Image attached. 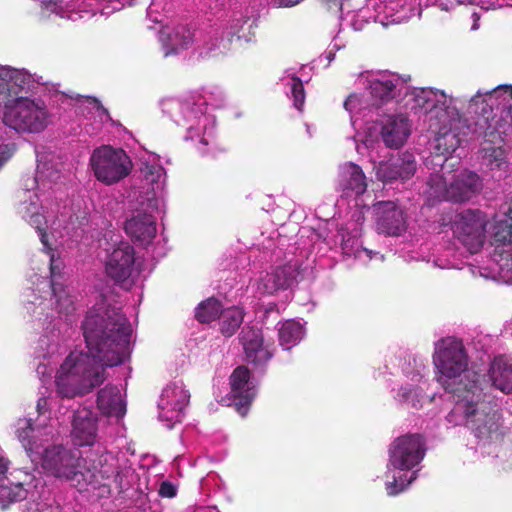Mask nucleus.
Instances as JSON below:
<instances>
[{
  "label": "nucleus",
  "instance_id": "20e7f679",
  "mask_svg": "<svg viewBox=\"0 0 512 512\" xmlns=\"http://www.w3.org/2000/svg\"><path fill=\"white\" fill-rule=\"evenodd\" d=\"M56 400L42 396L38 399L37 418L20 419L17 423V437L22 443L27 456L45 473L69 483L78 491L96 489L101 480L114 478L123 488V476L118 471V459L100 446L83 458L78 450L63 445H49L59 434V421L52 416Z\"/></svg>",
  "mask_w": 512,
  "mask_h": 512
},
{
  "label": "nucleus",
  "instance_id": "bb28decb",
  "mask_svg": "<svg viewBox=\"0 0 512 512\" xmlns=\"http://www.w3.org/2000/svg\"><path fill=\"white\" fill-rule=\"evenodd\" d=\"M374 170L379 181L385 183L398 179L404 181L414 175L416 161L413 154L405 152L375 164Z\"/></svg>",
  "mask_w": 512,
  "mask_h": 512
},
{
  "label": "nucleus",
  "instance_id": "7ed1b4c3",
  "mask_svg": "<svg viewBox=\"0 0 512 512\" xmlns=\"http://www.w3.org/2000/svg\"><path fill=\"white\" fill-rule=\"evenodd\" d=\"M82 330L87 351H71L55 376L62 398L91 392L106 380L108 367L121 364L130 355L132 327L120 308L101 300L88 310Z\"/></svg>",
  "mask_w": 512,
  "mask_h": 512
},
{
  "label": "nucleus",
  "instance_id": "c03bdc74",
  "mask_svg": "<svg viewBox=\"0 0 512 512\" xmlns=\"http://www.w3.org/2000/svg\"><path fill=\"white\" fill-rule=\"evenodd\" d=\"M1 497L6 499L8 502H18L26 499L27 490L21 483L12 484L7 487H2L1 489Z\"/></svg>",
  "mask_w": 512,
  "mask_h": 512
},
{
  "label": "nucleus",
  "instance_id": "09e8293b",
  "mask_svg": "<svg viewBox=\"0 0 512 512\" xmlns=\"http://www.w3.org/2000/svg\"><path fill=\"white\" fill-rule=\"evenodd\" d=\"M194 512H219V510L215 506H198Z\"/></svg>",
  "mask_w": 512,
  "mask_h": 512
},
{
  "label": "nucleus",
  "instance_id": "0eeeda50",
  "mask_svg": "<svg viewBox=\"0 0 512 512\" xmlns=\"http://www.w3.org/2000/svg\"><path fill=\"white\" fill-rule=\"evenodd\" d=\"M161 109L176 125L185 129V141L194 143L202 155H215L216 120L209 113L206 99L197 94L181 98H167Z\"/></svg>",
  "mask_w": 512,
  "mask_h": 512
},
{
  "label": "nucleus",
  "instance_id": "9d476101",
  "mask_svg": "<svg viewBox=\"0 0 512 512\" xmlns=\"http://www.w3.org/2000/svg\"><path fill=\"white\" fill-rule=\"evenodd\" d=\"M364 84L369 91L370 99L363 95L350 94L344 102V108L350 115L351 125L357 127L360 117L363 119L370 114L380 116L384 110H392L401 98L405 100V90H408V80L390 71L368 72L362 75Z\"/></svg>",
  "mask_w": 512,
  "mask_h": 512
},
{
  "label": "nucleus",
  "instance_id": "a18cd8bd",
  "mask_svg": "<svg viewBox=\"0 0 512 512\" xmlns=\"http://www.w3.org/2000/svg\"><path fill=\"white\" fill-rule=\"evenodd\" d=\"M176 493H177V488L173 483H171L169 481H163L161 483L160 488H159V494L162 497L172 498L176 495Z\"/></svg>",
  "mask_w": 512,
  "mask_h": 512
},
{
  "label": "nucleus",
  "instance_id": "1a4fd4ad",
  "mask_svg": "<svg viewBox=\"0 0 512 512\" xmlns=\"http://www.w3.org/2000/svg\"><path fill=\"white\" fill-rule=\"evenodd\" d=\"M0 107L3 126L0 127V168L12 157L16 150L13 142L4 137L7 129L17 134H39L52 122V114L45 102L38 98H9L0 92Z\"/></svg>",
  "mask_w": 512,
  "mask_h": 512
},
{
  "label": "nucleus",
  "instance_id": "393cba45",
  "mask_svg": "<svg viewBox=\"0 0 512 512\" xmlns=\"http://www.w3.org/2000/svg\"><path fill=\"white\" fill-rule=\"evenodd\" d=\"M376 231L386 236H400L407 229V215L395 201H378L372 205Z\"/></svg>",
  "mask_w": 512,
  "mask_h": 512
},
{
  "label": "nucleus",
  "instance_id": "f3484780",
  "mask_svg": "<svg viewBox=\"0 0 512 512\" xmlns=\"http://www.w3.org/2000/svg\"><path fill=\"white\" fill-rule=\"evenodd\" d=\"M90 166L95 178L105 184H117L132 170V161L121 148L103 145L96 148L90 157Z\"/></svg>",
  "mask_w": 512,
  "mask_h": 512
},
{
  "label": "nucleus",
  "instance_id": "e433bc0d",
  "mask_svg": "<svg viewBox=\"0 0 512 512\" xmlns=\"http://www.w3.org/2000/svg\"><path fill=\"white\" fill-rule=\"evenodd\" d=\"M280 83L286 95L292 99L293 106L301 112L305 103V91L301 78L296 75L294 69L290 68L284 72Z\"/></svg>",
  "mask_w": 512,
  "mask_h": 512
},
{
  "label": "nucleus",
  "instance_id": "f704fd0d",
  "mask_svg": "<svg viewBox=\"0 0 512 512\" xmlns=\"http://www.w3.org/2000/svg\"><path fill=\"white\" fill-rule=\"evenodd\" d=\"M488 375L493 387L505 394H512V357L495 356L490 363Z\"/></svg>",
  "mask_w": 512,
  "mask_h": 512
},
{
  "label": "nucleus",
  "instance_id": "a19ab883",
  "mask_svg": "<svg viewBox=\"0 0 512 512\" xmlns=\"http://www.w3.org/2000/svg\"><path fill=\"white\" fill-rule=\"evenodd\" d=\"M432 5H439L442 10L449 11L458 5H478L483 10H495L504 6L498 0H429Z\"/></svg>",
  "mask_w": 512,
  "mask_h": 512
},
{
  "label": "nucleus",
  "instance_id": "ea45409f",
  "mask_svg": "<svg viewBox=\"0 0 512 512\" xmlns=\"http://www.w3.org/2000/svg\"><path fill=\"white\" fill-rule=\"evenodd\" d=\"M243 311L239 307L224 309L221 313L220 331L226 336H232L243 322Z\"/></svg>",
  "mask_w": 512,
  "mask_h": 512
},
{
  "label": "nucleus",
  "instance_id": "39448f33",
  "mask_svg": "<svg viewBox=\"0 0 512 512\" xmlns=\"http://www.w3.org/2000/svg\"><path fill=\"white\" fill-rule=\"evenodd\" d=\"M166 171L157 155H149L142 162L141 185L134 192L137 207L132 212L124 229L128 236L145 248L156 236V218L165 209Z\"/></svg>",
  "mask_w": 512,
  "mask_h": 512
},
{
  "label": "nucleus",
  "instance_id": "603ef678",
  "mask_svg": "<svg viewBox=\"0 0 512 512\" xmlns=\"http://www.w3.org/2000/svg\"><path fill=\"white\" fill-rule=\"evenodd\" d=\"M504 334L512 337V319L504 326Z\"/></svg>",
  "mask_w": 512,
  "mask_h": 512
},
{
  "label": "nucleus",
  "instance_id": "f03ea898",
  "mask_svg": "<svg viewBox=\"0 0 512 512\" xmlns=\"http://www.w3.org/2000/svg\"><path fill=\"white\" fill-rule=\"evenodd\" d=\"M435 378L450 395L451 408L444 417L447 428L466 427L474 437L471 449L480 456L495 453L503 434L502 413L497 401L484 391L469 369L463 341L447 336L434 343Z\"/></svg>",
  "mask_w": 512,
  "mask_h": 512
},
{
  "label": "nucleus",
  "instance_id": "f257e3e1",
  "mask_svg": "<svg viewBox=\"0 0 512 512\" xmlns=\"http://www.w3.org/2000/svg\"><path fill=\"white\" fill-rule=\"evenodd\" d=\"M37 168L33 177L23 180L18 213L36 229L43 249L49 256L50 278H43L35 287L23 290L21 303L31 321L57 320L65 331L75 322L78 294L65 272V263L58 247L65 245L68 227L63 226V214L56 216L51 193L60 172L52 163L53 156L36 150Z\"/></svg>",
  "mask_w": 512,
  "mask_h": 512
},
{
  "label": "nucleus",
  "instance_id": "8fccbe9b",
  "mask_svg": "<svg viewBox=\"0 0 512 512\" xmlns=\"http://www.w3.org/2000/svg\"><path fill=\"white\" fill-rule=\"evenodd\" d=\"M8 468L7 460L0 454V475L4 474Z\"/></svg>",
  "mask_w": 512,
  "mask_h": 512
},
{
  "label": "nucleus",
  "instance_id": "7c9ffc66",
  "mask_svg": "<svg viewBox=\"0 0 512 512\" xmlns=\"http://www.w3.org/2000/svg\"><path fill=\"white\" fill-rule=\"evenodd\" d=\"M96 416L92 410L83 407L74 413L72 437L75 445L92 446L97 439Z\"/></svg>",
  "mask_w": 512,
  "mask_h": 512
},
{
  "label": "nucleus",
  "instance_id": "f8f14e48",
  "mask_svg": "<svg viewBox=\"0 0 512 512\" xmlns=\"http://www.w3.org/2000/svg\"><path fill=\"white\" fill-rule=\"evenodd\" d=\"M384 110L380 116L370 114L364 119L360 117L352 139L356 150L364 155L380 144V139L389 148L398 149L405 144L412 130L409 118L404 114H388Z\"/></svg>",
  "mask_w": 512,
  "mask_h": 512
},
{
  "label": "nucleus",
  "instance_id": "cd10ccee",
  "mask_svg": "<svg viewBox=\"0 0 512 512\" xmlns=\"http://www.w3.org/2000/svg\"><path fill=\"white\" fill-rule=\"evenodd\" d=\"M231 394L236 410L242 416L256 397V385L250 378V371L245 366L237 367L230 376Z\"/></svg>",
  "mask_w": 512,
  "mask_h": 512
},
{
  "label": "nucleus",
  "instance_id": "2eb2a0df",
  "mask_svg": "<svg viewBox=\"0 0 512 512\" xmlns=\"http://www.w3.org/2000/svg\"><path fill=\"white\" fill-rule=\"evenodd\" d=\"M404 105L416 114H423V122L427 126L437 125L439 121H448L449 117L459 113L452 96L432 87L409 86L408 90H405Z\"/></svg>",
  "mask_w": 512,
  "mask_h": 512
},
{
  "label": "nucleus",
  "instance_id": "c756f323",
  "mask_svg": "<svg viewBox=\"0 0 512 512\" xmlns=\"http://www.w3.org/2000/svg\"><path fill=\"white\" fill-rule=\"evenodd\" d=\"M298 269L295 264H285L273 268L257 283V290L263 295H273L280 290H286L295 281Z\"/></svg>",
  "mask_w": 512,
  "mask_h": 512
},
{
  "label": "nucleus",
  "instance_id": "4c0bfd02",
  "mask_svg": "<svg viewBox=\"0 0 512 512\" xmlns=\"http://www.w3.org/2000/svg\"><path fill=\"white\" fill-rule=\"evenodd\" d=\"M483 163L491 170L499 172V177H505L510 171L507 152L502 147L484 148Z\"/></svg>",
  "mask_w": 512,
  "mask_h": 512
},
{
  "label": "nucleus",
  "instance_id": "dca6fc26",
  "mask_svg": "<svg viewBox=\"0 0 512 512\" xmlns=\"http://www.w3.org/2000/svg\"><path fill=\"white\" fill-rule=\"evenodd\" d=\"M427 373L428 369L423 359L414 357L412 362L409 361L403 369V382L398 389L392 390L394 400L415 410L422 409L429 400H435L436 394L430 398L427 395L429 388Z\"/></svg>",
  "mask_w": 512,
  "mask_h": 512
},
{
  "label": "nucleus",
  "instance_id": "6e6d98bb",
  "mask_svg": "<svg viewBox=\"0 0 512 512\" xmlns=\"http://www.w3.org/2000/svg\"><path fill=\"white\" fill-rule=\"evenodd\" d=\"M506 5H507V6H510V7H512V2H511V3H508V4H506Z\"/></svg>",
  "mask_w": 512,
  "mask_h": 512
},
{
  "label": "nucleus",
  "instance_id": "ddd939ff",
  "mask_svg": "<svg viewBox=\"0 0 512 512\" xmlns=\"http://www.w3.org/2000/svg\"><path fill=\"white\" fill-rule=\"evenodd\" d=\"M425 454V440L419 434L403 435L391 443L386 471L388 495L399 494L416 480Z\"/></svg>",
  "mask_w": 512,
  "mask_h": 512
},
{
  "label": "nucleus",
  "instance_id": "6e6552de",
  "mask_svg": "<svg viewBox=\"0 0 512 512\" xmlns=\"http://www.w3.org/2000/svg\"><path fill=\"white\" fill-rule=\"evenodd\" d=\"M473 122L466 125L467 132H474L486 142L502 140L512 125V85L503 84L491 90L479 89L468 102Z\"/></svg>",
  "mask_w": 512,
  "mask_h": 512
},
{
  "label": "nucleus",
  "instance_id": "b1692460",
  "mask_svg": "<svg viewBox=\"0 0 512 512\" xmlns=\"http://www.w3.org/2000/svg\"><path fill=\"white\" fill-rule=\"evenodd\" d=\"M420 2L417 0H368V8L374 9V19L382 26L408 21L420 15Z\"/></svg>",
  "mask_w": 512,
  "mask_h": 512
},
{
  "label": "nucleus",
  "instance_id": "4468645a",
  "mask_svg": "<svg viewBox=\"0 0 512 512\" xmlns=\"http://www.w3.org/2000/svg\"><path fill=\"white\" fill-rule=\"evenodd\" d=\"M482 188L479 175L470 170H463L451 176L431 174L427 182V199L431 205L434 201H450L462 203L476 196Z\"/></svg>",
  "mask_w": 512,
  "mask_h": 512
},
{
  "label": "nucleus",
  "instance_id": "473e14b6",
  "mask_svg": "<svg viewBox=\"0 0 512 512\" xmlns=\"http://www.w3.org/2000/svg\"><path fill=\"white\" fill-rule=\"evenodd\" d=\"M363 221L364 217L362 215V211H360L356 218L353 233L342 234L341 248L343 254L346 256H353L355 259L365 264L370 262L372 259H378L382 262L384 261V256L382 254L377 251L362 247L361 241L359 239L360 229L358 226H360Z\"/></svg>",
  "mask_w": 512,
  "mask_h": 512
},
{
  "label": "nucleus",
  "instance_id": "de8ad7c7",
  "mask_svg": "<svg viewBox=\"0 0 512 512\" xmlns=\"http://www.w3.org/2000/svg\"><path fill=\"white\" fill-rule=\"evenodd\" d=\"M345 46L344 43H342L340 35L338 34L331 42L330 49L327 52V58L329 61H332L334 58V50H339Z\"/></svg>",
  "mask_w": 512,
  "mask_h": 512
},
{
  "label": "nucleus",
  "instance_id": "aec40b11",
  "mask_svg": "<svg viewBox=\"0 0 512 512\" xmlns=\"http://www.w3.org/2000/svg\"><path fill=\"white\" fill-rule=\"evenodd\" d=\"M42 9L71 21L90 19L97 12L108 16L121 9L118 0H40Z\"/></svg>",
  "mask_w": 512,
  "mask_h": 512
},
{
  "label": "nucleus",
  "instance_id": "6ab92c4d",
  "mask_svg": "<svg viewBox=\"0 0 512 512\" xmlns=\"http://www.w3.org/2000/svg\"><path fill=\"white\" fill-rule=\"evenodd\" d=\"M437 125L430 124L427 126L428 131L434 135L432 148L437 157H443L439 165L443 166L455 150L460 146L462 137L473 136L476 138H483V136L469 132L466 125L473 122V116L470 118H461L460 114L452 115L448 121H439Z\"/></svg>",
  "mask_w": 512,
  "mask_h": 512
},
{
  "label": "nucleus",
  "instance_id": "412c9836",
  "mask_svg": "<svg viewBox=\"0 0 512 512\" xmlns=\"http://www.w3.org/2000/svg\"><path fill=\"white\" fill-rule=\"evenodd\" d=\"M44 330V334L39 338L35 351V357L39 359L36 366V373L41 378H51L54 371L51 359L54 354L61 349V343H64L73 332V324L71 323L67 332L63 325L58 324L57 320L50 323L49 321H35Z\"/></svg>",
  "mask_w": 512,
  "mask_h": 512
},
{
  "label": "nucleus",
  "instance_id": "72a5a7b5",
  "mask_svg": "<svg viewBox=\"0 0 512 512\" xmlns=\"http://www.w3.org/2000/svg\"><path fill=\"white\" fill-rule=\"evenodd\" d=\"M97 407L101 414L122 418L126 413V401L116 385H106L97 394Z\"/></svg>",
  "mask_w": 512,
  "mask_h": 512
},
{
  "label": "nucleus",
  "instance_id": "a878e982",
  "mask_svg": "<svg viewBox=\"0 0 512 512\" xmlns=\"http://www.w3.org/2000/svg\"><path fill=\"white\" fill-rule=\"evenodd\" d=\"M368 187L363 169L354 162H345L338 167L336 189L346 198L356 201L364 195Z\"/></svg>",
  "mask_w": 512,
  "mask_h": 512
},
{
  "label": "nucleus",
  "instance_id": "5701e85b",
  "mask_svg": "<svg viewBox=\"0 0 512 512\" xmlns=\"http://www.w3.org/2000/svg\"><path fill=\"white\" fill-rule=\"evenodd\" d=\"M189 399L190 394L181 381H174L163 389L158 402V418L165 427L171 429L182 420Z\"/></svg>",
  "mask_w": 512,
  "mask_h": 512
},
{
  "label": "nucleus",
  "instance_id": "3c124183",
  "mask_svg": "<svg viewBox=\"0 0 512 512\" xmlns=\"http://www.w3.org/2000/svg\"><path fill=\"white\" fill-rule=\"evenodd\" d=\"M472 19H473V24L471 26V30L475 31L479 28V19H480V16L477 14V13H473L472 14Z\"/></svg>",
  "mask_w": 512,
  "mask_h": 512
},
{
  "label": "nucleus",
  "instance_id": "58836bf2",
  "mask_svg": "<svg viewBox=\"0 0 512 512\" xmlns=\"http://www.w3.org/2000/svg\"><path fill=\"white\" fill-rule=\"evenodd\" d=\"M304 335V328L300 322L285 321L279 328V343L283 349L289 350L297 345Z\"/></svg>",
  "mask_w": 512,
  "mask_h": 512
},
{
  "label": "nucleus",
  "instance_id": "49530a36",
  "mask_svg": "<svg viewBox=\"0 0 512 512\" xmlns=\"http://www.w3.org/2000/svg\"><path fill=\"white\" fill-rule=\"evenodd\" d=\"M25 512H58V507H53L45 503L31 504Z\"/></svg>",
  "mask_w": 512,
  "mask_h": 512
},
{
  "label": "nucleus",
  "instance_id": "a211bd4d",
  "mask_svg": "<svg viewBox=\"0 0 512 512\" xmlns=\"http://www.w3.org/2000/svg\"><path fill=\"white\" fill-rule=\"evenodd\" d=\"M490 218L479 209H465L456 214L452 222L454 238L471 255L478 253L487 238V226Z\"/></svg>",
  "mask_w": 512,
  "mask_h": 512
},
{
  "label": "nucleus",
  "instance_id": "2f4dec72",
  "mask_svg": "<svg viewBox=\"0 0 512 512\" xmlns=\"http://www.w3.org/2000/svg\"><path fill=\"white\" fill-rule=\"evenodd\" d=\"M69 98L74 103L76 113L81 114L87 120H93L92 129L86 128L87 133H97L101 126L110 120L108 111L96 98L81 95H69Z\"/></svg>",
  "mask_w": 512,
  "mask_h": 512
},
{
  "label": "nucleus",
  "instance_id": "37998d69",
  "mask_svg": "<svg viewBox=\"0 0 512 512\" xmlns=\"http://www.w3.org/2000/svg\"><path fill=\"white\" fill-rule=\"evenodd\" d=\"M374 13V9H369L367 3L365 7L360 8L356 12H347L343 20L348 21L354 31H360L370 20L379 23L374 19Z\"/></svg>",
  "mask_w": 512,
  "mask_h": 512
},
{
  "label": "nucleus",
  "instance_id": "864d4df0",
  "mask_svg": "<svg viewBox=\"0 0 512 512\" xmlns=\"http://www.w3.org/2000/svg\"><path fill=\"white\" fill-rule=\"evenodd\" d=\"M274 309H277V305L275 303H268L265 311L268 313L273 311Z\"/></svg>",
  "mask_w": 512,
  "mask_h": 512
},
{
  "label": "nucleus",
  "instance_id": "c85d7f7f",
  "mask_svg": "<svg viewBox=\"0 0 512 512\" xmlns=\"http://www.w3.org/2000/svg\"><path fill=\"white\" fill-rule=\"evenodd\" d=\"M247 362L256 368L263 367L272 358L273 351L268 344H264L261 330L253 327H245L240 334Z\"/></svg>",
  "mask_w": 512,
  "mask_h": 512
},
{
  "label": "nucleus",
  "instance_id": "4be33fe9",
  "mask_svg": "<svg viewBox=\"0 0 512 512\" xmlns=\"http://www.w3.org/2000/svg\"><path fill=\"white\" fill-rule=\"evenodd\" d=\"M105 272L114 282L131 285L140 273V262L135 255L133 246L120 241L112 250H107Z\"/></svg>",
  "mask_w": 512,
  "mask_h": 512
},
{
  "label": "nucleus",
  "instance_id": "423d86ee",
  "mask_svg": "<svg viewBox=\"0 0 512 512\" xmlns=\"http://www.w3.org/2000/svg\"><path fill=\"white\" fill-rule=\"evenodd\" d=\"M248 20L241 12H233L229 19L205 28L177 27L163 46L164 55L186 52L192 60L210 57L221 46L226 47L225 41L231 42L234 36L241 39L240 31Z\"/></svg>",
  "mask_w": 512,
  "mask_h": 512
},
{
  "label": "nucleus",
  "instance_id": "5fc2aeb1",
  "mask_svg": "<svg viewBox=\"0 0 512 512\" xmlns=\"http://www.w3.org/2000/svg\"><path fill=\"white\" fill-rule=\"evenodd\" d=\"M155 1H156V0H153L152 5L149 7V9H148V14H150V13L152 12V6L154 5Z\"/></svg>",
  "mask_w": 512,
  "mask_h": 512
},
{
  "label": "nucleus",
  "instance_id": "9b49d317",
  "mask_svg": "<svg viewBox=\"0 0 512 512\" xmlns=\"http://www.w3.org/2000/svg\"><path fill=\"white\" fill-rule=\"evenodd\" d=\"M489 263H468L473 276L512 284V198L503 215H495L490 227Z\"/></svg>",
  "mask_w": 512,
  "mask_h": 512
},
{
  "label": "nucleus",
  "instance_id": "79ce46f5",
  "mask_svg": "<svg viewBox=\"0 0 512 512\" xmlns=\"http://www.w3.org/2000/svg\"><path fill=\"white\" fill-rule=\"evenodd\" d=\"M223 309L221 303L216 298H208L202 301L195 310V317L201 323H210L216 318L221 319Z\"/></svg>",
  "mask_w": 512,
  "mask_h": 512
},
{
  "label": "nucleus",
  "instance_id": "c9c22d12",
  "mask_svg": "<svg viewBox=\"0 0 512 512\" xmlns=\"http://www.w3.org/2000/svg\"><path fill=\"white\" fill-rule=\"evenodd\" d=\"M31 81V75L25 70L10 66H0V92L9 94V98L20 97L15 88H24Z\"/></svg>",
  "mask_w": 512,
  "mask_h": 512
}]
</instances>
